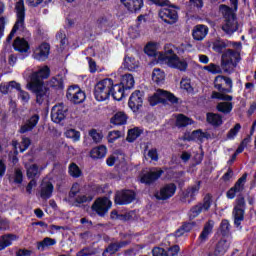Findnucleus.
I'll return each mask as SVG.
<instances>
[{"label": "nucleus", "mask_w": 256, "mask_h": 256, "mask_svg": "<svg viewBox=\"0 0 256 256\" xmlns=\"http://www.w3.org/2000/svg\"><path fill=\"white\" fill-rule=\"evenodd\" d=\"M88 255H93V250H91V248H83L82 250H80L76 256H88Z\"/></svg>", "instance_id": "obj_64"}, {"label": "nucleus", "mask_w": 256, "mask_h": 256, "mask_svg": "<svg viewBox=\"0 0 256 256\" xmlns=\"http://www.w3.org/2000/svg\"><path fill=\"white\" fill-rule=\"evenodd\" d=\"M219 231L223 237H228L231 234V224L229 220L224 219L220 223Z\"/></svg>", "instance_id": "obj_47"}, {"label": "nucleus", "mask_w": 256, "mask_h": 256, "mask_svg": "<svg viewBox=\"0 0 256 256\" xmlns=\"http://www.w3.org/2000/svg\"><path fill=\"white\" fill-rule=\"evenodd\" d=\"M128 106L134 113L139 111L143 107V92L134 91L129 98Z\"/></svg>", "instance_id": "obj_19"}, {"label": "nucleus", "mask_w": 256, "mask_h": 256, "mask_svg": "<svg viewBox=\"0 0 256 256\" xmlns=\"http://www.w3.org/2000/svg\"><path fill=\"white\" fill-rule=\"evenodd\" d=\"M221 11L224 17L222 31H224L226 35H233V33L238 31L239 29V22H237V16H235V12H233V9L228 7L227 5H222Z\"/></svg>", "instance_id": "obj_4"}, {"label": "nucleus", "mask_w": 256, "mask_h": 256, "mask_svg": "<svg viewBox=\"0 0 256 256\" xmlns=\"http://www.w3.org/2000/svg\"><path fill=\"white\" fill-rule=\"evenodd\" d=\"M181 89H184V91H187V93H193V86H191V80L190 79H182L180 82Z\"/></svg>", "instance_id": "obj_55"}, {"label": "nucleus", "mask_w": 256, "mask_h": 256, "mask_svg": "<svg viewBox=\"0 0 256 256\" xmlns=\"http://www.w3.org/2000/svg\"><path fill=\"white\" fill-rule=\"evenodd\" d=\"M201 189V181H198L193 186H190L186 189V191L183 193L184 199H189L188 203H191V201L195 200V197L199 195V190Z\"/></svg>", "instance_id": "obj_24"}, {"label": "nucleus", "mask_w": 256, "mask_h": 256, "mask_svg": "<svg viewBox=\"0 0 256 256\" xmlns=\"http://www.w3.org/2000/svg\"><path fill=\"white\" fill-rule=\"evenodd\" d=\"M66 97L69 101L75 103L76 105L83 103V101L86 99L85 92H83L79 86H72L68 88Z\"/></svg>", "instance_id": "obj_15"}, {"label": "nucleus", "mask_w": 256, "mask_h": 256, "mask_svg": "<svg viewBox=\"0 0 256 256\" xmlns=\"http://www.w3.org/2000/svg\"><path fill=\"white\" fill-rule=\"evenodd\" d=\"M204 71H208V73H212V75H221V73H223V67L210 63L209 65L204 66Z\"/></svg>", "instance_id": "obj_50"}, {"label": "nucleus", "mask_w": 256, "mask_h": 256, "mask_svg": "<svg viewBox=\"0 0 256 256\" xmlns=\"http://www.w3.org/2000/svg\"><path fill=\"white\" fill-rule=\"evenodd\" d=\"M247 182V173H244L241 178H239L234 186L230 188L227 193V199H235L237 193H243L245 191V183Z\"/></svg>", "instance_id": "obj_17"}, {"label": "nucleus", "mask_w": 256, "mask_h": 256, "mask_svg": "<svg viewBox=\"0 0 256 256\" xmlns=\"http://www.w3.org/2000/svg\"><path fill=\"white\" fill-rule=\"evenodd\" d=\"M15 11H16V17L17 21L15 25L13 26L10 34L7 37V43H11L13 40V37H15V34L19 29H23L25 27V2L23 0H18L15 4Z\"/></svg>", "instance_id": "obj_6"}, {"label": "nucleus", "mask_w": 256, "mask_h": 256, "mask_svg": "<svg viewBox=\"0 0 256 256\" xmlns=\"http://www.w3.org/2000/svg\"><path fill=\"white\" fill-rule=\"evenodd\" d=\"M207 122L213 127H221L223 125V117L215 113H207Z\"/></svg>", "instance_id": "obj_34"}, {"label": "nucleus", "mask_w": 256, "mask_h": 256, "mask_svg": "<svg viewBox=\"0 0 256 256\" xmlns=\"http://www.w3.org/2000/svg\"><path fill=\"white\" fill-rule=\"evenodd\" d=\"M141 133H143V130H141L139 127L132 128L128 131L126 140L128 143H133V141L141 136Z\"/></svg>", "instance_id": "obj_44"}, {"label": "nucleus", "mask_w": 256, "mask_h": 256, "mask_svg": "<svg viewBox=\"0 0 256 256\" xmlns=\"http://www.w3.org/2000/svg\"><path fill=\"white\" fill-rule=\"evenodd\" d=\"M18 237L15 234H6L1 237V249H7L13 245V241H17Z\"/></svg>", "instance_id": "obj_36"}, {"label": "nucleus", "mask_w": 256, "mask_h": 256, "mask_svg": "<svg viewBox=\"0 0 256 256\" xmlns=\"http://www.w3.org/2000/svg\"><path fill=\"white\" fill-rule=\"evenodd\" d=\"M63 81H64L63 75L58 74L48 82V85L53 89H63L64 87Z\"/></svg>", "instance_id": "obj_42"}, {"label": "nucleus", "mask_w": 256, "mask_h": 256, "mask_svg": "<svg viewBox=\"0 0 256 256\" xmlns=\"http://www.w3.org/2000/svg\"><path fill=\"white\" fill-rule=\"evenodd\" d=\"M106 155L107 147L103 145L95 147L90 151V157H92V159H103V157H105Z\"/></svg>", "instance_id": "obj_33"}, {"label": "nucleus", "mask_w": 256, "mask_h": 256, "mask_svg": "<svg viewBox=\"0 0 256 256\" xmlns=\"http://www.w3.org/2000/svg\"><path fill=\"white\" fill-rule=\"evenodd\" d=\"M241 55L235 50L228 49L222 54L221 67L224 73H233L237 63H239Z\"/></svg>", "instance_id": "obj_5"}, {"label": "nucleus", "mask_w": 256, "mask_h": 256, "mask_svg": "<svg viewBox=\"0 0 256 256\" xmlns=\"http://www.w3.org/2000/svg\"><path fill=\"white\" fill-rule=\"evenodd\" d=\"M10 88L18 91V99H20L22 103H29V99H31V96L29 95V92L21 89V84L15 81H11L9 85L2 87V93H9Z\"/></svg>", "instance_id": "obj_14"}, {"label": "nucleus", "mask_w": 256, "mask_h": 256, "mask_svg": "<svg viewBox=\"0 0 256 256\" xmlns=\"http://www.w3.org/2000/svg\"><path fill=\"white\" fill-rule=\"evenodd\" d=\"M119 137H121V131H119V130L111 131L108 134V142L113 143L114 141H117V139H119Z\"/></svg>", "instance_id": "obj_59"}, {"label": "nucleus", "mask_w": 256, "mask_h": 256, "mask_svg": "<svg viewBox=\"0 0 256 256\" xmlns=\"http://www.w3.org/2000/svg\"><path fill=\"white\" fill-rule=\"evenodd\" d=\"M131 243V241L129 240H123L120 242H114L111 243L105 250V253H110V255H115V253H117V251H119V249H123L124 247H127V245H129Z\"/></svg>", "instance_id": "obj_30"}, {"label": "nucleus", "mask_w": 256, "mask_h": 256, "mask_svg": "<svg viewBox=\"0 0 256 256\" xmlns=\"http://www.w3.org/2000/svg\"><path fill=\"white\" fill-rule=\"evenodd\" d=\"M214 87L217 91L212 92V99L220 101H233V96L226 93H233V80L227 76L218 75L214 79Z\"/></svg>", "instance_id": "obj_3"}, {"label": "nucleus", "mask_w": 256, "mask_h": 256, "mask_svg": "<svg viewBox=\"0 0 256 256\" xmlns=\"http://www.w3.org/2000/svg\"><path fill=\"white\" fill-rule=\"evenodd\" d=\"M49 75H51L49 66H43L31 74L30 81L27 84V89L35 93L36 103L39 105H42L43 101H46L47 97H49L48 90L43 85V79H48Z\"/></svg>", "instance_id": "obj_1"}, {"label": "nucleus", "mask_w": 256, "mask_h": 256, "mask_svg": "<svg viewBox=\"0 0 256 256\" xmlns=\"http://www.w3.org/2000/svg\"><path fill=\"white\" fill-rule=\"evenodd\" d=\"M162 8L159 10V17L164 21V23H167L168 25H173L174 23H177L179 19V14H177V10L173 8V6H161Z\"/></svg>", "instance_id": "obj_12"}, {"label": "nucleus", "mask_w": 256, "mask_h": 256, "mask_svg": "<svg viewBox=\"0 0 256 256\" xmlns=\"http://www.w3.org/2000/svg\"><path fill=\"white\" fill-rule=\"evenodd\" d=\"M112 125H125L127 123V114L124 112H117L110 120Z\"/></svg>", "instance_id": "obj_37"}, {"label": "nucleus", "mask_w": 256, "mask_h": 256, "mask_svg": "<svg viewBox=\"0 0 256 256\" xmlns=\"http://www.w3.org/2000/svg\"><path fill=\"white\" fill-rule=\"evenodd\" d=\"M113 91V79L105 78L99 81L94 87V97L96 101H107Z\"/></svg>", "instance_id": "obj_7"}, {"label": "nucleus", "mask_w": 256, "mask_h": 256, "mask_svg": "<svg viewBox=\"0 0 256 256\" xmlns=\"http://www.w3.org/2000/svg\"><path fill=\"white\" fill-rule=\"evenodd\" d=\"M54 245H57V240L50 237H45L42 241L36 243V248L38 251H47V249L53 247Z\"/></svg>", "instance_id": "obj_31"}, {"label": "nucleus", "mask_w": 256, "mask_h": 256, "mask_svg": "<svg viewBox=\"0 0 256 256\" xmlns=\"http://www.w3.org/2000/svg\"><path fill=\"white\" fill-rule=\"evenodd\" d=\"M50 51L51 46L49 45V43H42L34 50L33 57L37 61H46V59L49 58Z\"/></svg>", "instance_id": "obj_21"}, {"label": "nucleus", "mask_w": 256, "mask_h": 256, "mask_svg": "<svg viewBox=\"0 0 256 256\" xmlns=\"http://www.w3.org/2000/svg\"><path fill=\"white\" fill-rule=\"evenodd\" d=\"M187 125H193V120H191V118H189L183 114H179L176 118V126L177 127H187Z\"/></svg>", "instance_id": "obj_46"}, {"label": "nucleus", "mask_w": 256, "mask_h": 256, "mask_svg": "<svg viewBox=\"0 0 256 256\" xmlns=\"http://www.w3.org/2000/svg\"><path fill=\"white\" fill-rule=\"evenodd\" d=\"M96 24L98 25L99 29H106V27H109V20H107V17L102 16L97 19Z\"/></svg>", "instance_id": "obj_61"}, {"label": "nucleus", "mask_w": 256, "mask_h": 256, "mask_svg": "<svg viewBox=\"0 0 256 256\" xmlns=\"http://www.w3.org/2000/svg\"><path fill=\"white\" fill-rule=\"evenodd\" d=\"M124 67H126L128 71H135L137 67H139V61L135 60V58L126 57L124 59Z\"/></svg>", "instance_id": "obj_49"}, {"label": "nucleus", "mask_w": 256, "mask_h": 256, "mask_svg": "<svg viewBox=\"0 0 256 256\" xmlns=\"http://www.w3.org/2000/svg\"><path fill=\"white\" fill-rule=\"evenodd\" d=\"M197 224L195 222H185L176 232V237H181L185 233H189Z\"/></svg>", "instance_id": "obj_40"}, {"label": "nucleus", "mask_w": 256, "mask_h": 256, "mask_svg": "<svg viewBox=\"0 0 256 256\" xmlns=\"http://www.w3.org/2000/svg\"><path fill=\"white\" fill-rule=\"evenodd\" d=\"M239 131H241V124L237 123L227 133V139H235V137H237V133H239Z\"/></svg>", "instance_id": "obj_56"}, {"label": "nucleus", "mask_w": 256, "mask_h": 256, "mask_svg": "<svg viewBox=\"0 0 256 256\" xmlns=\"http://www.w3.org/2000/svg\"><path fill=\"white\" fill-rule=\"evenodd\" d=\"M153 256H167V250L161 247H155L152 249Z\"/></svg>", "instance_id": "obj_62"}, {"label": "nucleus", "mask_w": 256, "mask_h": 256, "mask_svg": "<svg viewBox=\"0 0 256 256\" xmlns=\"http://www.w3.org/2000/svg\"><path fill=\"white\" fill-rule=\"evenodd\" d=\"M213 203V200L211 199L210 194H207L204 198L203 201L192 206L188 215L189 219L193 220L196 219V217H199L203 211H209L211 209V204Z\"/></svg>", "instance_id": "obj_10"}, {"label": "nucleus", "mask_w": 256, "mask_h": 256, "mask_svg": "<svg viewBox=\"0 0 256 256\" xmlns=\"http://www.w3.org/2000/svg\"><path fill=\"white\" fill-rule=\"evenodd\" d=\"M125 91L126 90L120 84H113L110 95H112L115 101H121V99H123V97L125 96Z\"/></svg>", "instance_id": "obj_32"}, {"label": "nucleus", "mask_w": 256, "mask_h": 256, "mask_svg": "<svg viewBox=\"0 0 256 256\" xmlns=\"http://www.w3.org/2000/svg\"><path fill=\"white\" fill-rule=\"evenodd\" d=\"M26 175L28 179H37L41 175L39 166H37V164H32L30 167L27 168Z\"/></svg>", "instance_id": "obj_43"}, {"label": "nucleus", "mask_w": 256, "mask_h": 256, "mask_svg": "<svg viewBox=\"0 0 256 256\" xmlns=\"http://www.w3.org/2000/svg\"><path fill=\"white\" fill-rule=\"evenodd\" d=\"M179 251H181V248L179 247V245H174L172 247H169L166 250V255L167 256H177V255H179Z\"/></svg>", "instance_id": "obj_60"}, {"label": "nucleus", "mask_w": 256, "mask_h": 256, "mask_svg": "<svg viewBox=\"0 0 256 256\" xmlns=\"http://www.w3.org/2000/svg\"><path fill=\"white\" fill-rule=\"evenodd\" d=\"M56 39H57L58 41H60L61 47H65V45H67V35L65 34L64 31L60 30V31L56 34Z\"/></svg>", "instance_id": "obj_58"}, {"label": "nucleus", "mask_w": 256, "mask_h": 256, "mask_svg": "<svg viewBox=\"0 0 256 256\" xmlns=\"http://www.w3.org/2000/svg\"><path fill=\"white\" fill-rule=\"evenodd\" d=\"M68 173L70 177H74V179H78V177H81L83 175V172L81 171V168L75 163H71L68 167Z\"/></svg>", "instance_id": "obj_48"}, {"label": "nucleus", "mask_w": 256, "mask_h": 256, "mask_svg": "<svg viewBox=\"0 0 256 256\" xmlns=\"http://www.w3.org/2000/svg\"><path fill=\"white\" fill-rule=\"evenodd\" d=\"M215 227V221L213 220H208L203 227L202 232L199 235V241L201 243H205L207 239H209V235L213 233V228Z\"/></svg>", "instance_id": "obj_26"}, {"label": "nucleus", "mask_w": 256, "mask_h": 256, "mask_svg": "<svg viewBox=\"0 0 256 256\" xmlns=\"http://www.w3.org/2000/svg\"><path fill=\"white\" fill-rule=\"evenodd\" d=\"M217 111L224 115H229L233 111V104L229 101L219 102L216 106Z\"/></svg>", "instance_id": "obj_38"}, {"label": "nucleus", "mask_w": 256, "mask_h": 256, "mask_svg": "<svg viewBox=\"0 0 256 256\" xmlns=\"http://www.w3.org/2000/svg\"><path fill=\"white\" fill-rule=\"evenodd\" d=\"M145 52L147 55H155L158 61L166 62L168 67L172 69H178V71H187V67H189V63H187V59L179 58V56L173 51L172 48H165L164 53L149 52V46H146Z\"/></svg>", "instance_id": "obj_2"}, {"label": "nucleus", "mask_w": 256, "mask_h": 256, "mask_svg": "<svg viewBox=\"0 0 256 256\" xmlns=\"http://www.w3.org/2000/svg\"><path fill=\"white\" fill-rule=\"evenodd\" d=\"M164 171L161 168H152L150 171L142 174L140 181L144 183V185H153L157 180L161 178Z\"/></svg>", "instance_id": "obj_16"}, {"label": "nucleus", "mask_w": 256, "mask_h": 256, "mask_svg": "<svg viewBox=\"0 0 256 256\" xmlns=\"http://www.w3.org/2000/svg\"><path fill=\"white\" fill-rule=\"evenodd\" d=\"M207 33H209V28L203 24H200L194 27L192 36L195 41H203V39L207 37Z\"/></svg>", "instance_id": "obj_25"}, {"label": "nucleus", "mask_w": 256, "mask_h": 256, "mask_svg": "<svg viewBox=\"0 0 256 256\" xmlns=\"http://www.w3.org/2000/svg\"><path fill=\"white\" fill-rule=\"evenodd\" d=\"M229 249V242L227 240H220L213 250L208 252V256H223Z\"/></svg>", "instance_id": "obj_23"}, {"label": "nucleus", "mask_w": 256, "mask_h": 256, "mask_svg": "<svg viewBox=\"0 0 256 256\" xmlns=\"http://www.w3.org/2000/svg\"><path fill=\"white\" fill-rule=\"evenodd\" d=\"M120 85L126 91L128 89H133V87L135 86V78H133V75H131V74H125L124 76H122Z\"/></svg>", "instance_id": "obj_35"}, {"label": "nucleus", "mask_w": 256, "mask_h": 256, "mask_svg": "<svg viewBox=\"0 0 256 256\" xmlns=\"http://www.w3.org/2000/svg\"><path fill=\"white\" fill-rule=\"evenodd\" d=\"M133 201H135V192L131 190L117 192L115 195L116 205H129V203H133Z\"/></svg>", "instance_id": "obj_18"}, {"label": "nucleus", "mask_w": 256, "mask_h": 256, "mask_svg": "<svg viewBox=\"0 0 256 256\" xmlns=\"http://www.w3.org/2000/svg\"><path fill=\"white\" fill-rule=\"evenodd\" d=\"M13 48L15 51H18V53H28L30 46L25 38L17 37L13 42Z\"/></svg>", "instance_id": "obj_27"}, {"label": "nucleus", "mask_w": 256, "mask_h": 256, "mask_svg": "<svg viewBox=\"0 0 256 256\" xmlns=\"http://www.w3.org/2000/svg\"><path fill=\"white\" fill-rule=\"evenodd\" d=\"M152 81L157 84L163 83V81H165V72L160 68H154L152 72Z\"/></svg>", "instance_id": "obj_45"}, {"label": "nucleus", "mask_w": 256, "mask_h": 256, "mask_svg": "<svg viewBox=\"0 0 256 256\" xmlns=\"http://www.w3.org/2000/svg\"><path fill=\"white\" fill-rule=\"evenodd\" d=\"M148 157L151 159V161H159V154L157 153V149H150L148 151Z\"/></svg>", "instance_id": "obj_63"}, {"label": "nucleus", "mask_w": 256, "mask_h": 256, "mask_svg": "<svg viewBox=\"0 0 256 256\" xmlns=\"http://www.w3.org/2000/svg\"><path fill=\"white\" fill-rule=\"evenodd\" d=\"M67 117V108L63 103L56 104L51 110V119L54 123H61Z\"/></svg>", "instance_id": "obj_20"}, {"label": "nucleus", "mask_w": 256, "mask_h": 256, "mask_svg": "<svg viewBox=\"0 0 256 256\" xmlns=\"http://www.w3.org/2000/svg\"><path fill=\"white\" fill-rule=\"evenodd\" d=\"M30 145H31V139L27 137H23L20 143H18L17 141H13V147L15 149H20V153H24V151H27Z\"/></svg>", "instance_id": "obj_39"}, {"label": "nucleus", "mask_w": 256, "mask_h": 256, "mask_svg": "<svg viewBox=\"0 0 256 256\" xmlns=\"http://www.w3.org/2000/svg\"><path fill=\"white\" fill-rule=\"evenodd\" d=\"M175 193H177V185H175V183H168L162 186L160 190L154 194V197L158 201H167V199H171Z\"/></svg>", "instance_id": "obj_13"}, {"label": "nucleus", "mask_w": 256, "mask_h": 256, "mask_svg": "<svg viewBox=\"0 0 256 256\" xmlns=\"http://www.w3.org/2000/svg\"><path fill=\"white\" fill-rule=\"evenodd\" d=\"M89 136L94 141V143H101V139H103V135H101V133L97 132L95 129L89 131Z\"/></svg>", "instance_id": "obj_57"}, {"label": "nucleus", "mask_w": 256, "mask_h": 256, "mask_svg": "<svg viewBox=\"0 0 256 256\" xmlns=\"http://www.w3.org/2000/svg\"><path fill=\"white\" fill-rule=\"evenodd\" d=\"M37 123H39V114H35L27 122L21 126L20 133H27L29 131H33L35 127H37Z\"/></svg>", "instance_id": "obj_28"}, {"label": "nucleus", "mask_w": 256, "mask_h": 256, "mask_svg": "<svg viewBox=\"0 0 256 256\" xmlns=\"http://www.w3.org/2000/svg\"><path fill=\"white\" fill-rule=\"evenodd\" d=\"M9 179L16 185H21V183H23V171L21 168H15L14 172L9 176Z\"/></svg>", "instance_id": "obj_41"}, {"label": "nucleus", "mask_w": 256, "mask_h": 256, "mask_svg": "<svg viewBox=\"0 0 256 256\" xmlns=\"http://www.w3.org/2000/svg\"><path fill=\"white\" fill-rule=\"evenodd\" d=\"M54 186L49 180H43L40 185V197L47 201V199H51L53 196Z\"/></svg>", "instance_id": "obj_22"}, {"label": "nucleus", "mask_w": 256, "mask_h": 256, "mask_svg": "<svg viewBox=\"0 0 256 256\" xmlns=\"http://www.w3.org/2000/svg\"><path fill=\"white\" fill-rule=\"evenodd\" d=\"M111 205H113V203L111 202V200H109V198L102 197L94 201L91 209L92 211H94V213H97L99 217H105V215L109 213V210L111 209Z\"/></svg>", "instance_id": "obj_11"}, {"label": "nucleus", "mask_w": 256, "mask_h": 256, "mask_svg": "<svg viewBox=\"0 0 256 256\" xmlns=\"http://www.w3.org/2000/svg\"><path fill=\"white\" fill-rule=\"evenodd\" d=\"M64 135H65V137H67V139H72L75 143H77V141L81 140V132H79L75 129L66 130Z\"/></svg>", "instance_id": "obj_51"}, {"label": "nucleus", "mask_w": 256, "mask_h": 256, "mask_svg": "<svg viewBox=\"0 0 256 256\" xmlns=\"http://www.w3.org/2000/svg\"><path fill=\"white\" fill-rule=\"evenodd\" d=\"M121 3L131 11V13H137L141 7H143V0H120Z\"/></svg>", "instance_id": "obj_29"}, {"label": "nucleus", "mask_w": 256, "mask_h": 256, "mask_svg": "<svg viewBox=\"0 0 256 256\" xmlns=\"http://www.w3.org/2000/svg\"><path fill=\"white\" fill-rule=\"evenodd\" d=\"M167 101H169L173 105L179 103V99L175 95H173V93L161 89L157 90L156 93H154V95L149 98V103L150 105H152V107H155V105L159 103H163V105H165Z\"/></svg>", "instance_id": "obj_8"}, {"label": "nucleus", "mask_w": 256, "mask_h": 256, "mask_svg": "<svg viewBox=\"0 0 256 256\" xmlns=\"http://www.w3.org/2000/svg\"><path fill=\"white\" fill-rule=\"evenodd\" d=\"M75 203L82 205L83 203H91L93 201V196L89 194H79L74 197Z\"/></svg>", "instance_id": "obj_52"}, {"label": "nucleus", "mask_w": 256, "mask_h": 256, "mask_svg": "<svg viewBox=\"0 0 256 256\" xmlns=\"http://www.w3.org/2000/svg\"><path fill=\"white\" fill-rule=\"evenodd\" d=\"M194 139H198V141H203L204 139H211V134L209 132H203L201 130H196L192 133Z\"/></svg>", "instance_id": "obj_53"}, {"label": "nucleus", "mask_w": 256, "mask_h": 256, "mask_svg": "<svg viewBox=\"0 0 256 256\" xmlns=\"http://www.w3.org/2000/svg\"><path fill=\"white\" fill-rule=\"evenodd\" d=\"M227 48V43L223 40H217L213 44V49L216 53H223V50Z\"/></svg>", "instance_id": "obj_54"}, {"label": "nucleus", "mask_w": 256, "mask_h": 256, "mask_svg": "<svg viewBox=\"0 0 256 256\" xmlns=\"http://www.w3.org/2000/svg\"><path fill=\"white\" fill-rule=\"evenodd\" d=\"M246 207L247 204L245 203V197H243V195H238L232 211V216L234 217V225L236 227H240L241 222L244 221Z\"/></svg>", "instance_id": "obj_9"}]
</instances>
